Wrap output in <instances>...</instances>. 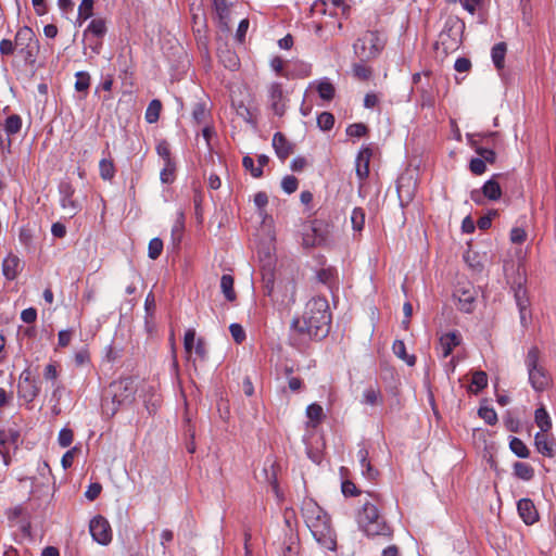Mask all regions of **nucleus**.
<instances>
[{
	"label": "nucleus",
	"instance_id": "obj_58",
	"mask_svg": "<svg viewBox=\"0 0 556 556\" xmlns=\"http://www.w3.org/2000/svg\"><path fill=\"white\" fill-rule=\"evenodd\" d=\"M33 231L28 226H23L20 229L18 239L23 245L29 247L33 242Z\"/></svg>",
	"mask_w": 556,
	"mask_h": 556
},
{
	"label": "nucleus",
	"instance_id": "obj_33",
	"mask_svg": "<svg viewBox=\"0 0 556 556\" xmlns=\"http://www.w3.org/2000/svg\"><path fill=\"white\" fill-rule=\"evenodd\" d=\"M162 110V102L157 99L152 100L146 111V121L149 124L156 123L160 118V113Z\"/></svg>",
	"mask_w": 556,
	"mask_h": 556
},
{
	"label": "nucleus",
	"instance_id": "obj_35",
	"mask_svg": "<svg viewBox=\"0 0 556 556\" xmlns=\"http://www.w3.org/2000/svg\"><path fill=\"white\" fill-rule=\"evenodd\" d=\"M106 24L103 18H94L88 25L85 34L90 33L97 38L101 39L106 34Z\"/></svg>",
	"mask_w": 556,
	"mask_h": 556
},
{
	"label": "nucleus",
	"instance_id": "obj_36",
	"mask_svg": "<svg viewBox=\"0 0 556 556\" xmlns=\"http://www.w3.org/2000/svg\"><path fill=\"white\" fill-rule=\"evenodd\" d=\"M317 91L319 97L326 101H331L336 94L334 86L328 79L318 83Z\"/></svg>",
	"mask_w": 556,
	"mask_h": 556
},
{
	"label": "nucleus",
	"instance_id": "obj_10",
	"mask_svg": "<svg viewBox=\"0 0 556 556\" xmlns=\"http://www.w3.org/2000/svg\"><path fill=\"white\" fill-rule=\"evenodd\" d=\"M89 531L92 539L101 545H108L112 541L113 532L111 525L102 515H97L90 520Z\"/></svg>",
	"mask_w": 556,
	"mask_h": 556
},
{
	"label": "nucleus",
	"instance_id": "obj_56",
	"mask_svg": "<svg viewBox=\"0 0 556 556\" xmlns=\"http://www.w3.org/2000/svg\"><path fill=\"white\" fill-rule=\"evenodd\" d=\"M380 397V392L375 388H368L364 391V402L369 405H376Z\"/></svg>",
	"mask_w": 556,
	"mask_h": 556
},
{
	"label": "nucleus",
	"instance_id": "obj_18",
	"mask_svg": "<svg viewBox=\"0 0 556 556\" xmlns=\"http://www.w3.org/2000/svg\"><path fill=\"white\" fill-rule=\"evenodd\" d=\"M273 147L277 156L285 161L294 152V144L290 142L282 132H276L273 137Z\"/></svg>",
	"mask_w": 556,
	"mask_h": 556
},
{
	"label": "nucleus",
	"instance_id": "obj_14",
	"mask_svg": "<svg viewBox=\"0 0 556 556\" xmlns=\"http://www.w3.org/2000/svg\"><path fill=\"white\" fill-rule=\"evenodd\" d=\"M327 225L321 220H313L309 229L304 233L303 243L306 247L320 245L327 240Z\"/></svg>",
	"mask_w": 556,
	"mask_h": 556
},
{
	"label": "nucleus",
	"instance_id": "obj_46",
	"mask_svg": "<svg viewBox=\"0 0 556 556\" xmlns=\"http://www.w3.org/2000/svg\"><path fill=\"white\" fill-rule=\"evenodd\" d=\"M163 251V241L160 238H153L149 242L148 255L151 260H156Z\"/></svg>",
	"mask_w": 556,
	"mask_h": 556
},
{
	"label": "nucleus",
	"instance_id": "obj_13",
	"mask_svg": "<svg viewBox=\"0 0 556 556\" xmlns=\"http://www.w3.org/2000/svg\"><path fill=\"white\" fill-rule=\"evenodd\" d=\"M59 191L62 208L70 217H74L80 211L79 203L74 199V187L72 184L63 181L59 186Z\"/></svg>",
	"mask_w": 556,
	"mask_h": 556
},
{
	"label": "nucleus",
	"instance_id": "obj_6",
	"mask_svg": "<svg viewBox=\"0 0 556 556\" xmlns=\"http://www.w3.org/2000/svg\"><path fill=\"white\" fill-rule=\"evenodd\" d=\"M386 45V37L377 30H367L353 45L354 53L362 62L376 59Z\"/></svg>",
	"mask_w": 556,
	"mask_h": 556
},
{
	"label": "nucleus",
	"instance_id": "obj_62",
	"mask_svg": "<svg viewBox=\"0 0 556 556\" xmlns=\"http://www.w3.org/2000/svg\"><path fill=\"white\" fill-rule=\"evenodd\" d=\"M514 295L517 306L521 305V302H525V304L530 303L527 296V290L521 285L514 288Z\"/></svg>",
	"mask_w": 556,
	"mask_h": 556
},
{
	"label": "nucleus",
	"instance_id": "obj_24",
	"mask_svg": "<svg viewBox=\"0 0 556 556\" xmlns=\"http://www.w3.org/2000/svg\"><path fill=\"white\" fill-rule=\"evenodd\" d=\"M357 457L362 467L363 475L368 479H374L378 475V471L370 465L367 448L362 446L357 452Z\"/></svg>",
	"mask_w": 556,
	"mask_h": 556
},
{
	"label": "nucleus",
	"instance_id": "obj_28",
	"mask_svg": "<svg viewBox=\"0 0 556 556\" xmlns=\"http://www.w3.org/2000/svg\"><path fill=\"white\" fill-rule=\"evenodd\" d=\"M534 420L538 427L541 429L540 432H547L552 428L549 415L544 406L535 409Z\"/></svg>",
	"mask_w": 556,
	"mask_h": 556
},
{
	"label": "nucleus",
	"instance_id": "obj_34",
	"mask_svg": "<svg viewBox=\"0 0 556 556\" xmlns=\"http://www.w3.org/2000/svg\"><path fill=\"white\" fill-rule=\"evenodd\" d=\"M510 451L520 458H528L530 451L527 445L519 438L513 437L509 442Z\"/></svg>",
	"mask_w": 556,
	"mask_h": 556
},
{
	"label": "nucleus",
	"instance_id": "obj_57",
	"mask_svg": "<svg viewBox=\"0 0 556 556\" xmlns=\"http://www.w3.org/2000/svg\"><path fill=\"white\" fill-rule=\"evenodd\" d=\"M469 168L472 174L482 175L485 172L486 166L484 160L480 157H475L470 161Z\"/></svg>",
	"mask_w": 556,
	"mask_h": 556
},
{
	"label": "nucleus",
	"instance_id": "obj_64",
	"mask_svg": "<svg viewBox=\"0 0 556 556\" xmlns=\"http://www.w3.org/2000/svg\"><path fill=\"white\" fill-rule=\"evenodd\" d=\"M527 233L522 228H513L510 231V240L513 243L521 244L526 241Z\"/></svg>",
	"mask_w": 556,
	"mask_h": 556
},
{
	"label": "nucleus",
	"instance_id": "obj_43",
	"mask_svg": "<svg viewBox=\"0 0 556 556\" xmlns=\"http://www.w3.org/2000/svg\"><path fill=\"white\" fill-rule=\"evenodd\" d=\"M472 147L475 148L477 154L480 159L484 160V163L493 164L496 160V154L492 149L483 148L477 146L476 141H472Z\"/></svg>",
	"mask_w": 556,
	"mask_h": 556
},
{
	"label": "nucleus",
	"instance_id": "obj_7",
	"mask_svg": "<svg viewBox=\"0 0 556 556\" xmlns=\"http://www.w3.org/2000/svg\"><path fill=\"white\" fill-rule=\"evenodd\" d=\"M15 47L27 62H34L39 49V42L31 28L24 26L20 28L15 36Z\"/></svg>",
	"mask_w": 556,
	"mask_h": 556
},
{
	"label": "nucleus",
	"instance_id": "obj_19",
	"mask_svg": "<svg viewBox=\"0 0 556 556\" xmlns=\"http://www.w3.org/2000/svg\"><path fill=\"white\" fill-rule=\"evenodd\" d=\"M372 155V150L368 147L363 148L356 157V175L361 180H364L369 175V162Z\"/></svg>",
	"mask_w": 556,
	"mask_h": 556
},
{
	"label": "nucleus",
	"instance_id": "obj_3",
	"mask_svg": "<svg viewBox=\"0 0 556 556\" xmlns=\"http://www.w3.org/2000/svg\"><path fill=\"white\" fill-rule=\"evenodd\" d=\"M136 392L137 384L132 377L112 382L108 390V396L102 402L103 413L108 416H114L121 407L131 405Z\"/></svg>",
	"mask_w": 556,
	"mask_h": 556
},
{
	"label": "nucleus",
	"instance_id": "obj_61",
	"mask_svg": "<svg viewBox=\"0 0 556 556\" xmlns=\"http://www.w3.org/2000/svg\"><path fill=\"white\" fill-rule=\"evenodd\" d=\"M341 490L345 496H356L361 493L356 485L350 480L342 482Z\"/></svg>",
	"mask_w": 556,
	"mask_h": 556
},
{
	"label": "nucleus",
	"instance_id": "obj_53",
	"mask_svg": "<svg viewBox=\"0 0 556 556\" xmlns=\"http://www.w3.org/2000/svg\"><path fill=\"white\" fill-rule=\"evenodd\" d=\"M73 439H74V433H73L72 429H70V428H63L59 432L58 442H59L60 446H62V447L70 446L73 442Z\"/></svg>",
	"mask_w": 556,
	"mask_h": 556
},
{
	"label": "nucleus",
	"instance_id": "obj_50",
	"mask_svg": "<svg viewBox=\"0 0 556 556\" xmlns=\"http://www.w3.org/2000/svg\"><path fill=\"white\" fill-rule=\"evenodd\" d=\"M267 256H268V262H267V266L264 268L263 280L265 281V287L268 289V292H270L271 287L274 285V273H273L271 257L269 254Z\"/></svg>",
	"mask_w": 556,
	"mask_h": 556
},
{
	"label": "nucleus",
	"instance_id": "obj_9",
	"mask_svg": "<svg viewBox=\"0 0 556 556\" xmlns=\"http://www.w3.org/2000/svg\"><path fill=\"white\" fill-rule=\"evenodd\" d=\"M463 28L464 24L457 18H450L446 22L444 29L440 34V42L445 51L458 47Z\"/></svg>",
	"mask_w": 556,
	"mask_h": 556
},
{
	"label": "nucleus",
	"instance_id": "obj_42",
	"mask_svg": "<svg viewBox=\"0 0 556 556\" xmlns=\"http://www.w3.org/2000/svg\"><path fill=\"white\" fill-rule=\"evenodd\" d=\"M93 0H83L78 8V21L81 23L83 21L91 17L93 13Z\"/></svg>",
	"mask_w": 556,
	"mask_h": 556
},
{
	"label": "nucleus",
	"instance_id": "obj_15",
	"mask_svg": "<svg viewBox=\"0 0 556 556\" xmlns=\"http://www.w3.org/2000/svg\"><path fill=\"white\" fill-rule=\"evenodd\" d=\"M477 292L471 286H459L453 296L457 300L458 308L464 313H471L475 308Z\"/></svg>",
	"mask_w": 556,
	"mask_h": 556
},
{
	"label": "nucleus",
	"instance_id": "obj_1",
	"mask_svg": "<svg viewBox=\"0 0 556 556\" xmlns=\"http://www.w3.org/2000/svg\"><path fill=\"white\" fill-rule=\"evenodd\" d=\"M330 325L331 313L327 299L314 296L306 303L302 317L292 320V340L299 343L320 341L328 336Z\"/></svg>",
	"mask_w": 556,
	"mask_h": 556
},
{
	"label": "nucleus",
	"instance_id": "obj_52",
	"mask_svg": "<svg viewBox=\"0 0 556 556\" xmlns=\"http://www.w3.org/2000/svg\"><path fill=\"white\" fill-rule=\"evenodd\" d=\"M367 131H368V128L363 123L352 124V125H350L346 128V134L350 137H357V138H359V137L365 136L367 134Z\"/></svg>",
	"mask_w": 556,
	"mask_h": 556
},
{
	"label": "nucleus",
	"instance_id": "obj_11",
	"mask_svg": "<svg viewBox=\"0 0 556 556\" xmlns=\"http://www.w3.org/2000/svg\"><path fill=\"white\" fill-rule=\"evenodd\" d=\"M40 388L37 381L31 378L29 369H25L20 375V381L17 384V396L25 403H31L39 394Z\"/></svg>",
	"mask_w": 556,
	"mask_h": 556
},
{
	"label": "nucleus",
	"instance_id": "obj_17",
	"mask_svg": "<svg viewBox=\"0 0 556 556\" xmlns=\"http://www.w3.org/2000/svg\"><path fill=\"white\" fill-rule=\"evenodd\" d=\"M534 445L536 451L546 457H554L556 455V443L553 438H549L546 432H538L534 437Z\"/></svg>",
	"mask_w": 556,
	"mask_h": 556
},
{
	"label": "nucleus",
	"instance_id": "obj_27",
	"mask_svg": "<svg viewBox=\"0 0 556 556\" xmlns=\"http://www.w3.org/2000/svg\"><path fill=\"white\" fill-rule=\"evenodd\" d=\"M22 124L23 122L21 116L17 114H12L5 118V121L2 124V127L7 136L11 137L21 131Z\"/></svg>",
	"mask_w": 556,
	"mask_h": 556
},
{
	"label": "nucleus",
	"instance_id": "obj_47",
	"mask_svg": "<svg viewBox=\"0 0 556 556\" xmlns=\"http://www.w3.org/2000/svg\"><path fill=\"white\" fill-rule=\"evenodd\" d=\"M306 416L316 424L320 422L324 416L323 407L317 403L309 404L306 408Z\"/></svg>",
	"mask_w": 556,
	"mask_h": 556
},
{
	"label": "nucleus",
	"instance_id": "obj_37",
	"mask_svg": "<svg viewBox=\"0 0 556 556\" xmlns=\"http://www.w3.org/2000/svg\"><path fill=\"white\" fill-rule=\"evenodd\" d=\"M488 386V375L484 371L478 370L471 377V391L479 393Z\"/></svg>",
	"mask_w": 556,
	"mask_h": 556
},
{
	"label": "nucleus",
	"instance_id": "obj_12",
	"mask_svg": "<svg viewBox=\"0 0 556 556\" xmlns=\"http://www.w3.org/2000/svg\"><path fill=\"white\" fill-rule=\"evenodd\" d=\"M268 102L275 115L281 117L287 111L288 99L280 83H271L267 89Z\"/></svg>",
	"mask_w": 556,
	"mask_h": 556
},
{
	"label": "nucleus",
	"instance_id": "obj_60",
	"mask_svg": "<svg viewBox=\"0 0 556 556\" xmlns=\"http://www.w3.org/2000/svg\"><path fill=\"white\" fill-rule=\"evenodd\" d=\"M229 330L237 343H241L245 339V332L239 324H231Z\"/></svg>",
	"mask_w": 556,
	"mask_h": 556
},
{
	"label": "nucleus",
	"instance_id": "obj_25",
	"mask_svg": "<svg viewBox=\"0 0 556 556\" xmlns=\"http://www.w3.org/2000/svg\"><path fill=\"white\" fill-rule=\"evenodd\" d=\"M219 61L224 64V66L230 71H236L239 68L240 62L237 54L231 50H219L218 51Z\"/></svg>",
	"mask_w": 556,
	"mask_h": 556
},
{
	"label": "nucleus",
	"instance_id": "obj_30",
	"mask_svg": "<svg viewBox=\"0 0 556 556\" xmlns=\"http://www.w3.org/2000/svg\"><path fill=\"white\" fill-rule=\"evenodd\" d=\"M514 475L525 481H529L534 477V469L531 465L522 462L514 464Z\"/></svg>",
	"mask_w": 556,
	"mask_h": 556
},
{
	"label": "nucleus",
	"instance_id": "obj_55",
	"mask_svg": "<svg viewBox=\"0 0 556 556\" xmlns=\"http://www.w3.org/2000/svg\"><path fill=\"white\" fill-rule=\"evenodd\" d=\"M529 305L530 303L525 304V302H521V305L517 306L519 309L520 324L523 328L528 327L531 319V311Z\"/></svg>",
	"mask_w": 556,
	"mask_h": 556
},
{
	"label": "nucleus",
	"instance_id": "obj_5",
	"mask_svg": "<svg viewBox=\"0 0 556 556\" xmlns=\"http://www.w3.org/2000/svg\"><path fill=\"white\" fill-rule=\"evenodd\" d=\"M540 354L539 348L532 346L529 349L525 359L529 383L536 392H543L552 386V377L540 363Z\"/></svg>",
	"mask_w": 556,
	"mask_h": 556
},
{
	"label": "nucleus",
	"instance_id": "obj_38",
	"mask_svg": "<svg viewBox=\"0 0 556 556\" xmlns=\"http://www.w3.org/2000/svg\"><path fill=\"white\" fill-rule=\"evenodd\" d=\"M76 81H75V90L78 92H88V89L90 87L91 77L88 72H77L75 74Z\"/></svg>",
	"mask_w": 556,
	"mask_h": 556
},
{
	"label": "nucleus",
	"instance_id": "obj_20",
	"mask_svg": "<svg viewBox=\"0 0 556 556\" xmlns=\"http://www.w3.org/2000/svg\"><path fill=\"white\" fill-rule=\"evenodd\" d=\"M7 516L10 521H16L20 525V529L25 534H30V522L28 518L25 517V508L22 505L10 508L7 511Z\"/></svg>",
	"mask_w": 556,
	"mask_h": 556
},
{
	"label": "nucleus",
	"instance_id": "obj_44",
	"mask_svg": "<svg viewBox=\"0 0 556 556\" xmlns=\"http://www.w3.org/2000/svg\"><path fill=\"white\" fill-rule=\"evenodd\" d=\"M478 415L482 418L488 425H495L497 422V415L494 408L482 406L478 410Z\"/></svg>",
	"mask_w": 556,
	"mask_h": 556
},
{
	"label": "nucleus",
	"instance_id": "obj_45",
	"mask_svg": "<svg viewBox=\"0 0 556 556\" xmlns=\"http://www.w3.org/2000/svg\"><path fill=\"white\" fill-rule=\"evenodd\" d=\"M317 125L321 130H330L334 125V116L329 112H323L317 117Z\"/></svg>",
	"mask_w": 556,
	"mask_h": 556
},
{
	"label": "nucleus",
	"instance_id": "obj_32",
	"mask_svg": "<svg viewBox=\"0 0 556 556\" xmlns=\"http://www.w3.org/2000/svg\"><path fill=\"white\" fill-rule=\"evenodd\" d=\"M185 230V215L182 212L178 213V217L172 227V240L175 245H179Z\"/></svg>",
	"mask_w": 556,
	"mask_h": 556
},
{
	"label": "nucleus",
	"instance_id": "obj_23",
	"mask_svg": "<svg viewBox=\"0 0 556 556\" xmlns=\"http://www.w3.org/2000/svg\"><path fill=\"white\" fill-rule=\"evenodd\" d=\"M213 4L218 17L219 27L222 29L228 30L230 10L227 0H213Z\"/></svg>",
	"mask_w": 556,
	"mask_h": 556
},
{
	"label": "nucleus",
	"instance_id": "obj_39",
	"mask_svg": "<svg viewBox=\"0 0 556 556\" xmlns=\"http://www.w3.org/2000/svg\"><path fill=\"white\" fill-rule=\"evenodd\" d=\"M99 170L104 180H111L115 176V166L112 160L102 159L99 163Z\"/></svg>",
	"mask_w": 556,
	"mask_h": 556
},
{
	"label": "nucleus",
	"instance_id": "obj_49",
	"mask_svg": "<svg viewBox=\"0 0 556 556\" xmlns=\"http://www.w3.org/2000/svg\"><path fill=\"white\" fill-rule=\"evenodd\" d=\"M336 269L332 267L321 268L317 271V279L324 285L330 286L334 279Z\"/></svg>",
	"mask_w": 556,
	"mask_h": 556
},
{
	"label": "nucleus",
	"instance_id": "obj_2",
	"mask_svg": "<svg viewBox=\"0 0 556 556\" xmlns=\"http://www.w3.org/2000/svg\"><path fill=\"white\" fill-rule=\"evenodd\" d=\"M301 513L316 542L328 551H334L336 534L327 513L312 498L302 502Z\"/></svg>",
	"mask_w": 556,
	"mask_h": 556
},
{
	"label": "nucleus",
	"instance_id": "obj_40",
	"mask_svg": "<svg viewBox=\"0 0 556 556\" xmlns=\"http://www.w3.org/2000/svg\"><path fill=\"white\" fill-rule=\"evenodd\" d=\"M365 211L362 207H355L351 214L352 227L355 231H362L365 225Z\"/></svg>",
	"mask_w": 556,
	"mask_h": 556
},
{
	"label": "nucleus",
	"instance_id": "obj_16",
	"mask_svg": "<svg viewBox=\"0 0 556 556\" xmlns=\"http://www.w3.org/2000/svg\"><path fill=\"white\" fill-rule=\"evenodd\" d=\"M517 510L526 525H533L539 520V513L530 498L519 500Z\"/></svg>",
	"mask_w": 556,
	"mask_h": 556
},
{
	"label": "nucleus",
	"instance_id": "obj_48",
	"mask_svg": "<svg viewBox=\"0 0 556 556\" xmlns=\"http://www.w3.org/2000/svg\"><path fill=\"white\" fill-rule=\"evenodd\" d=\"M242 166L245 170H249L254 178H261L263 176V169L254 165V160L245 155L242 159Z\"/></svg>",
	"mask_w": 556,
	"mask_h": 556
},
{
	"label": "nucleus",
	"instance_id": "obj_26",
	"mask_svg": "<svg viewBox=\"0 0 556 556\" xmlns=\"http://www.w3.org/2000/svg\"><path fill=\"white\" fill-rule=\"evenodd\" d=\"M233 277L231 275L225 274L220 278V290L225 295L226 300L229 302H233L237 299L236 291L233 289Z\"/></svg>",
	"mask_w": 556,
	"mask_h": 556
},
{
	"label": "nucleus",
	"instance_id": "obj_29",
	"mask_svg": "<svg viewBox=\"0 0 556 556\" xmlns=\"http://www.w3.org/2000/svg\"><path fill=\"white\" fill-rule=\"evenodd\" d=\"M393 353L404 361L408 366H414L416 363L415 355H408L406 352L405 343L402 340H395L392 346Z\"/></svg>",
	"mask_w": 556,
	"mask_h": 556
},
{
	"label": "nucleus",
	"instance_id": "obj_63",
	"mask_svg": "<svg viewBox=\"0 0 556 556\" xmlns=\"http://www.w3.org/2000/svg\"><path fill=\"white\" fill-rule=\"evenodd\" d=\"M102 491V485L98 482L96 483H91L87 491L85 492V496L89 500V501H94L96 498L99 497L100 493Z\"/></svg>",
	"mask_w": 556,
	"mask_h": 556
},
{
	"label": "nucleus",
	"instance_id": "obj_4",
	"mask_svg": "<svg viewBox=\"0 0 556 556\" xmlns=\"http://www.w3.org/2000/svg\"><path fill=\"white\" fill-rule=\"evenodd\" d=\"M356 522L358 529L369 538H391L393 534L392 528L380 514L377 504L370 501L363 503L362 507L358 509Z\"/></svg>",
	"mask_w": 556,
	"mask_h": 556
},
{
	"label": "nucleus",
	"instance_id": "obj_31",
	"mask_svg": "<svg viewBox=\"0 0 556 556\" xmlns=\"http://www.w3.org/2000/svg\"><path fill=\"white\" fill-rule=\"evenodd\" d=\"M507 47L505 42H498L492 48V61L497 70H502L505 63Z\"/></svg>",
	"mask_w": 556,
	"mask_h": 556
},
{
	"label": "nucleus",
	"instance_id": "obj_22",
	"mask_svg": "<svg viewBox=\"0 0 556 556\" xmlns=\"http://www.w3.org/2000/svg\"><path fill=\"white\" fill-rule=\"evenodd\" d=\"M21 270V260L14 254H9L2 262V273L8 280H14Z\"/></svg>",
	"mask_w": 556,
	"mask_h": 556
},
{
	"label": "nucleus",
	"instance_id": "obj_59",
	"mask_svg": "<svg viewBox=\"0 0 556 556\" xmlns=\"http://www.w3.org/2000/svg\"><path fill=\"white\" fill-rule=\"evenodd\" d=\"M73 337V331L71 329L61 330L58 334V346L66 348L70 345Z\"/></svg>",
	"mask_w": 556,
	"mask_h": 556
},
{
	"label": "nucleus",
	"instance_id": "obj_51",
	"mask_svg": "<svg viewBox=\"0 0 556 556\" xmlns=\"http://www.w3.org/2000/svg\"><path fill=\"white\" fill-rule=\"evenodd\" d=\"M298 186H299V181H298L296 177H294L292 175H288L282 178L281 188L288 194L295 192V190L298 189Z\"/></svg>",
	"mask_w": 556,
	"mask_h": 556
},
{
	"label": "nucleus",
	"instance_id": "obj_54",
	"mask_svg": "<svg viewBox=\"0 0 556 556\" xmlns=\"http://www.w3.org/2000/svg\"><path fill=\"white\" fill-rule=\"evenodd\" d=\"M353 73L354 76L357 77L361 80H367L371 76V70L368 66H365L362 63H357L353 65Z\"/></svg>",
	"mask_w": 556,
	"mask_h": 556
},
{
	"label": "nucleus",
	"instance_id": "obj_41",
	"mask_svg": "<svg viewBox=\"0 0 556 556\" xmlns=\"http://www.w3.org/2000/svg\"><path fill=\"white\" fill-rule=\"evenodd\" d=\"M176 165L174 161L164 162L160 178L163 184H172L175 179Z\"/></svg>",
	"mask_w": 556,
	"mask_h": 556
},
{
	"label": "nucleus",
	"instance_id": "obj_8",
	"mask_svg": "<svg viewBox=\"0 0 556 556\" xmlns=\"http://www.w3.org/2000/svg\"><path fill=\"white\" fill-rule=\"evenodd\" d=\"M504 178H505V175L502 173L493 175L491 179H489L488 181L484 182L481 190L475 189L470 192V199L476 204H479V205L483 204L484 198H486L491 201H496V200L501 199V197H502L501 180H503Z\"/></svg>",
	"mask_w": 556,
	"mask_h": 556
},
{
	"label": "nucleus",
	"instance_id": "obj_21",
	"mask_svg": "<svg viewBox=\"0 0 556 556\" xmlns=\"http://www.w3.org/2000/svg\"><path fill=\"white\" fill-rule=\"evenodd\" d=\"M462 342V337L457 331H452L448 333L443 334L440 338L439 345L442 351V356L445 358L453 350L458 346Z\"/></svg>",
	"mask_w": 556,
	"mask_h": 556
}]
</instances>
